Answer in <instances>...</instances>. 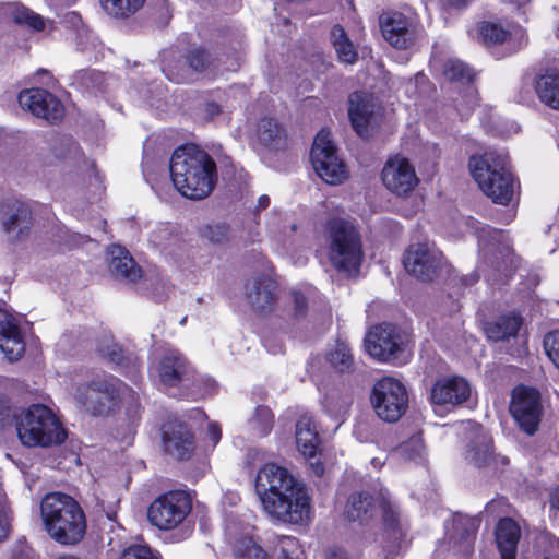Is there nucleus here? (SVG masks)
Returning <instances> with one entry per match:
<instances>
[{
	"instance_id": "obj_1",
	"label": "nucleus",
	"mask_w": 559,
	"mask_h": 559,
	"mask_svg": "<svg viewBox=\"0 0 559 559\" xmlns=\"http://www.w3.org/2000/svg\"><path fill=\"white\" fill-rule=\"evenodd\" d=\"M255 491L264 512L274 521L304 524L311 519V497L306 486L287 468L273 463L261 467Z\"/></svg>"
},
{
	"instance_id": "obj_2",
	"label": "nucleus",
	"mask_w": 559,
	"mask_h": 559,
	"mask_svg": "<svg viewBox=\"0 0 559 559\" xmlns=\"http://www.w3.org/2000/svg\"><path fill=\"white\" fill-rule=\"evenodd\" d=\"M170 176L174 186L183 197L201 200L214 189L216 164L205 151L195 145H185L171 156Z\"/></svg>"
},
{
	"instance_id": "obj_3",
	"label": "nucleus",
	"mask_w": 559,
	"mask_h": 559,
	"mask_svg": "<svg viewBox=\"0 0 559 559\" xmlns=\"http://www.w3.org/2000/svg\"><path fill=\"white\" fill-rule=\"evenodd\" d=\"M40 514L47 533L59 544L74 545L85 535V513L69 495L47 493L40 503Z\"/></svg>"
},
{
	"instance_id": "obj_4",
	"label": "nucleus",
	"mask_w": 559,
	"mask_h": 559,
	"mask_svg": "<svg viewBox=\"0 0 559 559\" xmlns=\"http://www.w3.org/2000/svg\"><path fill=\"white\" fill-rule=\"evenodd\" d=\"M468 167L481 191L495 203L507 205L512 201L519 186L510 171L506 152L488 151L472 156Z\"/></svg>"
},
{
	"instance_id": "obj_5",
	"label": "nucleus",
	"mask_w": 559,
	"mask_h": 559,
	"mask_svg": "<svg viewBox=\"0 0 559 559\" xmlns=\"http://www.w3.org/2000/svg\"><path fill=\"white\" fill-rule=\"evenodd\" d=\"M326 257L331 266L347 276L358 273L364 250L361 236L356 226L344 218H332L324 231Z\"/></svg>"
},
{
	"instance_id": "obj_6",
	"label": "nucleus",
	"mask_w": 559,
	"mask_h": 559,
	"mask_svg": "<svg viewBox=\"0 0 559 559\" xmlns=\"http://www.w3.org/2000/svg\"><path fill=\"white\" fill-rule=\"evenodd\" d=\"M16 432L25 447H51L62 443L67 433L53 412L41 404H34L13 414Z\"/></svg>"
},
{
	"instance_id": "obj_7",
	"label": "nucleus",
	"mask_w": 559,
	"mask_h": 559,
	"mask_svg": "<svg viewBox=\"0 0 559 559\" xmlns=\"http://www.w3.org/2000/svg\"><path fill=\"white\" fill-rule=\"evenodd\" d=\"M126 391L128 388L120 380L105 376L79 385L74 397L85 412L93 416H105L118 404Z\"/></svg>"
},
{
	"instance_id": "obj_8",
	"label": "nucleus",
	"mask_w": 559,
	"mask_h": 559,
	"mask_svg": "<svg viewBox=\"0 0 559 559\" xmlns=\"http://www.w3.org/2000/svg\"><path fill=\"white\" fill-rule=\"evenodd\" d=\"M378 510L382 512L385 527L396 532L400 526V511L386 489L381 490L377 499H373L367 492L353 493L348 499L345 513L350 522L368 524Z\"/></svg>"
},
{
	"instance_id": "obj_9",
	"label": "nucleus",
	"mask_w": 559,
	"mask_h": 559,
	"mask_svg": "<svg viewBox=\"0 0 559 559\" xmlns=\"http://www.w3.org/2000/svg\"><path fill=\"white\" fill-rule=\"evenodd\" d=\"M310 159L317 175L326 183H343L349 176L347 165L332 142L331 133L321 130L314 138Z\"/></svg>"
},
{
	"instance_id": "obj_10",
	"label": "nucleus",
	"mask_w": 559,
	"mask_h": 559,
	"mask_svg": "<svg viewBox=\"0 0 559 559\" xmlns=\"http://www.w3.org/2000/svg\"><path fill=\"white\" fill-rule=\"evenodd\" d=\"M370 401L377 416L386 423L397 421L408 407L406 388L391 377H384L374 383Z\"/></svg>"
},
{
	"instance_id": "obj_11",
	"label": "nucleus",
	"mask_w": 559,
	"mask_h": 559,
	"mask_svg": "<svg viewBox=\"0 0 559 559\" xmlns=\"http://www.w3.org/2000/svg\"><path fill=\"white\" fill-rule=\"evenodd\" d=\"M190 496L182 490H171L156 498L150 506L147 518L152 525L170 531L180 525L191 512Z\"/></svg>"
},
{
	"instance_id": "obj_12",
	"label": "nucleus",
	"mask_w": 559,
	"mask_h": 559,
	"mask_svg": "<svg viewBox=\"0 0 559 559\" xmlns=\"http://www.w3.org/2000/svg\"><path fill=\"white\" fill-rule=\"evenodd\" d=\"M365 345L369 355L380 361H404V336L392 324L383 323L372 328L365 338Z\"/></svg>"
},
{
	"instance_id": "obj_13",
	"label": "nucleus",
	"mask_w": 559,
	"mask_h": 559,
	"mask_svg": "<svg viewBox=\"0 0 559 559\" xmlns=\"http://www.w3.org/2000/svg\"><path fill=\"white\" fill-rule=\"evenodd\" d=\"M510 413L519 427L528 436H533L543 416L540 394L537 390L519 385L513 389Z\"/></svg>"
},
{
	"instance_id": "obj_14",
	"label": "nucleus",
	"mask_w": 559,
	"mask_h": 559,
	"mask_svg": "<svg viewBox=\"0 0 559 559\" xmlns=\"http://www.w3.org/2000/svg\"><path fill=\"white\" fill-rule=\"evenodd\" d=\"M379 21L382 35L391 46L408 49L416 44L420 32L412 17L397 11H385Z\"/></svg>"
},
{
	"instance_id": "obj_15",
	"label": "nucleus",
	"mask_w": 559,
	"mask_h": 559,
	"mask_svg": "<svg viewBox=\"0 0 559 559\" xmlns=\"http://www.w3.org/2000/svg\"><path fill=\"white\" fill-rule=\"evenodd\" d=\"M442 253L432 243L417 242L408 247L404 254L405 270L423 281L432 280L442 264Z\"/></svg>"
},
{
	"instance_id": "obj_16",
	"label": "nucleus",
	"mask_w": 559,
	"mask_h": 559,
	"mask_svg": "<svg viewBox=\"0 0 559 559\" xmlns=\"http://www.w3.org/2000/svg\"><path fill=\"white\" fill-rule=\"evenodd\" d=\"M381 177L385 188L397 195L408 194L419 181L414 166L401 155L386 160Z\"/></svg>"
},
{
	"instance_id": "obj_17",
	"label": "nucleus",
	"mask_w": 559,
	"mask_h": 559,
	"mask_svg": "<svg viewBox=\"0 0 559 559\" xmlns=\"http://www.w3.org/2000/svg\"><path fill=\"white\" fill-rule=\"evenodd\" d=\"M22 108L28 109L33 115L40 117L50 123H56L63 118L64 108L61 102L51 93L43 88H29L19 95Z\"/></svg>"
},
{
	"instance_id": "obj_18",
	"label": "nucleus",
	"mask_w": 559,
	"mask_h": 559,
	"mask_svg": "<svg viewBox=\"0 0 559 559\" xmlns=\"http://www.w3.org/2000/svg\"><path fill=\"white\" fill-rule=\"evenodd\" d=\"M472 389L462 377H444L438 379L430 389V402L433 406L453 408L466 402Z\"/></svg>"
},
{
	"instance_id": "obj_19",
	"label": "nucleus",
	"mask_w": 559,
	"mask_h": 559,
	"mask_svg": "<svg viewBox=\"0 0 559 559\" xmlns=\"http://www.w3.org/2000/svg\"><path fill=\"white\" fill-rule=\"evenodd\" d=\"M0 219L11 239H21L27 235L33 224L29 207L19 200H10L1 205Z\"/></svg>"
},
{
	"instance_id": "obj_20",
	"label": "nucleus",
	"mask_w": 559,
	"mask_h": 559,
	"mask_svg": "<svg viewBox=\"0 0 559 559\" xmlns=\"http://www.w3.org/2000/svg\"><path fill=\"white\" fill-rule=\"evenodd\" d=\"M163 443L167 453L178 460L190 457L194 450L193 436L187 425L168 421L163 427Z\"/></svg>"
},
{
	"instance_id": "obj_21",
	"label": "nucleus",
	"mask_w": 559,
	"mask_h": 559,
	"mask_svg": "<svg viewBox=\"0 0 559 559\" xmlns=\"http://www.w3.org/2000/svg\"><path fill=\"white\" fill-rule=\"evenodd\" d=\"M0 350L9 361H15L25 352V342L16 320L0 310Z\"/></svg>"
},
{
	"instance_id": "obj_22",
	"label": "nucleus",
	"mask_w": 559,
	"mask_h": 559,
	"mask_svg": "<svg viewBox=\"0 0 559 559\" xmlns=\"http://www.w3.org/2000/svg\"><path fill=\"white\" fill-rule=\"evenodd\" d=\"M191 368L186 358L177 350H169L162 358L158 367L160 382L165 386H178L189 380Z\"/></svg>"
},
{
	"instance_id": "obj_23",
	"label": "nucleus",
	"mask_w": 559,
	"mask_h": 559,
	"mask_svg": "<svg viewBox=\"0 0 559 559\" xmlns=\"http://www.w3.org/2000/svg\"><path fill=\"white\" fill-rule=\"evenodd\" d=\"M348 103V116L352 126L360 136H364L368 131L370 118L374 112V98L367 93L355 92L350 94Z\"/></svg>"
},
{
	"instance_id": "obj_24",
	"label": "nucleus",
	"mask_w": 559,
	"mask_h": 559,
	"mask_svg": "<svg viewBox=\"0 0 559 559\" xmlns=\"http://www.w3.org/2000/svg\"><path fill=\"white\" fill-rule=\"evenodd\" d=\"M275 283L267 277H257L247 285V299L260 314L270 313L275 304Z\"/></svg>"
},
{
	"instance_id": "obj_25",
	"label": "nucleus",
	"mask_w": 559,
	"mask_h": 559,
	"mask_svg": "<svg viewBox=\"0 0 559 559\" xmlns=\"http://www.w3.org/2000/svg\"><path fill=\"white\" fill-rule=\"evenodd\" d=\"M108 254L109 270L115 277L134 283L142 276L141 269L124 248L111 246Z\"/></svg>"
},
{
	"instance_id": "obj_26",
	"label": "nucleus",
	"mask_w": 559,
	"mask_h": 559,
	"mask_svg": "<svg viewBox=\"0 0 559 559\" xmlns=\"http://www.w3.org/2000/svg\"><path fill=\"white\" fill-rule=\"evenodd\" d=\"M520 527L512 519L504 518L498 522L496 528V542L501 559H515L516 545L520 539Z\"/></svg>"
},
{
	"instance_id": "obj_27",
	"label": "nucleus",
	"mask_w": 559,
	"mask_h": 559,
	"mask_svg": "<svg viewBox=\"0 0 559 559\" xmlns=\"http://www.w3.org/2000/svg\"><path fill=\"white\" fill-rule=\"evenodd\" d=\"M296 444L298 451L308 459L316 456L319 448V437L313 418L301 415L296 424Z\"/></svg>"
},
{
	"instance_id": "obj_28",
	"label": "nucleus",
	"mask_w": 559,
	"mask_h": 559,
	"mask_svg": "<svg viewBox=\"0 0 559 559\" xmlns=\"http://www.w3.org/2000/svg\"><path fill=\"white\" fill-rule=\"evenodd\" d=\"M538 98L546 106L559 110V71L547 70L535 82Z\"/></svg>"
},
{
	"instance_id": "obj_29",
	"label": "nucleus",
	"mask_w": 559,
	"mask_h": 559,
	"mask_svg": "<svg viewBox=\"0 0 559 559\" xmlns=\"http://www.w3.org/2000/svg\"><path fill=\"white\" fill-rule=\"evenodd\" d=\"M186 62L191 71L206 75H215L223 70H229L228 67L222 66L221 59L216 55L202 49L190 51L186 57Z\"/></svg>"
},
{
	"instance_id": "obj_30",
	"label": "nucleus",
	"mask_w": 559,
	"mask_h": 559,
	"mask_svg": "<svg viewBox=\"0 0 559 559\" xmlns=\"http://www.w3.org/2000/svg\"><path fill=\"white\" fill-rule=\"evenodd\" d=\"M330 39L341 62L353 64L357 61L358 51L341 25L331 28Z\"/></svg>"
},
{
	"instance_id": "obj_31",
	"label": "nucleus",
	"mask_w": 559,
	"mask_h": 559,
	"mask_svg": "<svg viewBox=\"0 0 559 559\" xmlns=\"http://www.w3.org/2000/svg\"><path fill=\"white\" fill-rule=\"evenodd\" d=\"M258 141L270 148H278L285 142V130L273 118H262L255 131Z\"/></svg>"
},
{
	"instance_id": "obj_32",
	"label": "nucleus",
	"mask_w": 559,
	"mask_h": 559,
	"mask_svg": "<svg viewBox=\"0 0 559 559\" xmlns=\"http://www.w3.org/2000/svg\"><path fill=\"white\" fill-rule=\"evenodd\" d=\"M521 324L522 320L519 316H502L487 323L485 331L488 338L499 342L515 336Z\"/></svg>"
},
{
	"instance_id": "obj_33",
	"label": "nucleus",
	"mask_w": 559,
	"mask_h": 559,
	"mask_svg": "<svg viewBox=\"0 0 559 559\" xmlns=\"http://www.w3.org/2000/svg\"><path fill=\"white\" fill-rule=\"evenodd\" d=\"M466 459L475 466H487L493 460L491 438L480 432L476 440L468 445Z\"/></svg>"
},
{
	"instance_id": "obj_34",
	"label": "nucleus",
	"mask_w": 559,
	"mask_h": 559,
	"mask_svg": "<svg viewBox=\"0 0 559 559\" xmlns=\"http://www.w3.org/2000/svg\"><path fill=\"white\" fill-rule=\"evenodd\" d=\"M326 360L338 372L349 371L354 365L350 348L346 342L337 341L326 353Z\"/></svg>"
},
{
	"instance_id": "obj_35",
	"label": "nucleus",
	"mask_w": 559,
	"mask_h": 559,
	"mask_svg": "<svg viewBox=\"0 0 559 559\" xmlns=\"http://www.w3.org/2000/svg\"><path fill=\"white\" fill-rule=\"evenodd\" d=\"M234 559H273L272 556L251 537L239 538L233 549Z\"/></svg>"
},
{
	"instance_id": "obj_36",
	"label": "nucleus",
	"mask_w": 559,
	"mask_h": 559,
	"mask_svg": "<svg viewBox=\"0 0 559 559\" xmlns=\"http://www.w3.org/2000/svg\"><path fill=\"white\" fill-rule=\"evenodd\" d=\"M479 527V520L469 516H457L453 521V528L463 544L464 550L471 552L473 548V539Z\"/></svg>"
},
{
	"instance_id": "obj_37",
	"label": "nucleus",
	"mask_w": 559,
	"mask_h": 559,
	"mask_svg": "<svg viewBox=\"0 0 559 559\" xmlns=\"http://www.w3.org/2000/svg\"><path fill=\"white\" fill-rule=\"evenodd\" d=\"M145 0H100L104 10L115 17H127L142 8Z\"/></svg>"
},
{
	"instance_id": "obj_38",
	"label": "nucleus",
	"mask_w": 559,
	"mask_h": 559,
	"mask_svg": "<svg viewBox=\"0 0 559 559\" xmlns=\"http://www.w3.org/2000/svg\"><path fill=\"white\" fill-rule=\"evenodd\" d=\"M11 16L15 23L27 25L35 31H41L46 27L43 16L22 4H14L12 7Z\"/></svg>"
},
{
	"instance_id": "obj_39",
	"label": "nucleus",
	"mask_w": 559,
	"mask_h": 559,
	"mask_svg": "<svg viewBox=\"0 0 559 559\" xmlns=\"http://www.w3.org/2000/svg\"><path fill=\"white\" fill-rule=\"evenodd\" d=\"M478 34L485 44H502L510 33L500 23L483 22L478 26Z\"/></svg>"
},
{
	"instance_id": "obj_40",
	"label": "nucleus",
	"mask_w": 559,
	"mask_h": 559,
	"mask_svg": "<svg viewBox=\"0 0 559 559\" xmlns=\"http://www.w3.org/2000/svg\"><path fill=\"white\" fill-rule=\"evenodd\" d=\"M199 236L214 245H221L229 238V227L226 224L209 223L199 227Z\"/></svg>"
},
{
	"instance_id": "obj_41",
	"label": "nucleus",
	"mask_w": 559,
	"mask_h": 559,
	"mask_svg": "<svg viewBox=\"0 0 559 559\" xmlns=\"http://www.w3.org/2000/svg\"><path fill=\"white\" fill-rule=\"evenodd\" d=\"M444 76L450 81L468 83L474 78L473 70L463 61L450 59L447 61L443 70Z\"/></svg>"
},
{
	"instance_id": "obj_42",
	"label": "nucleus",
	"mask_w": 559,
	"mask_h": 559,
	"mask_svg": "<svg viewBox=\"0 0 559 559\" xmlns=\"http://www.w3.org/2000/svg\"><path fill=\"white\" fill-rule=\"evenodd\" d=\"M251 428L259 436L264 437L269 435L273 428L274 416L271 409L266 406H258L251 419Z\"/></svg>"
},
{
	"instance_id": "obj_43",
	"label": "nucleus",
	"mask_w": 559,
	"mask_h": 559,
	"mask_svg": "<svg viewBox=\"0 0 559 559\" xmlns=\"http://www.w3.org/2000/svg\"><path fill=\"white\" fill-rule=\"evenodd\" d=\"M278 559H301L302 551L295 537L282 536L278 540Z\"/></svg>"
},
{
	"instance_id": "obj_44",
	"label": "nucleus",
	"mask_w": 559,
	"mask_h": 559,
	"mask_svg": "<svg viewBox=\"0 0 559 559\" xmlns=\"http://www.w3.org/2000/svg\"><path fill=\"white\" fill-rule=\"evenodd\" d=\"M399 452L404 459H420L424 452V444L421 439L419 437L409 439L407 442H404L400 445Z\"/></svg>"
},
{
	"instance_id": "obj_45",
	"label": "nucleus",
	"mask_w": 559,
	"mask_h": 559,
	"mask_svg": "<svg viewBox=\"0 0 559 559\" xmlns=\"http://www.w3.org/2000/svg\"><path fill=\"white\" fill-rule=\"evenodd\" d=\"M544 348L548 358L559 369V331L550 332L545 336Z\"/></svg>"
},
{
	"instance_id": "obj_46",
	"label": "nucleus",
	"mask_w": 559,
	"mask_h": 559,
	"mask_svg": "<svg viewBox=\"0 0 559 559\" xmlns=\"http://www.w3.org/2000/svg\"><path fill=\"white\" fill-rule=\"evenodd\" d=\"M120 559H159L152 549L143 545H134L127 548Z\"/></svg>"
},
{
	"instance_id": "obj_47",
	"label": "nucleus",
	"mask_w": 559,
	"mask_h": 559,
	"mask_svg": "<svg viewBox=\"0 0 559 559\" xmlns=\"http://www.w3.org/2000/svg\"><path fill=\"white\" fill-rule=\"evenodd\" d=\"M10 533V515L7 497L0 493V542L4 540Z\"/></svg>"
},
{
	"instance_id": "obj_48",
	"label": "nucleus",
	"mask_w": 559,
	"mask_h": 559,
	"mask_svg": "<svg viewBox=\"0 0 559 559\" xmlns=\"http://www.w3.org/2000/svg\"><path fill=\"white\" fill-rule=\"evenodd\" d=\"M325 408L332 416L341 419L347 414L349 402L347 400H342L341 403L334 405L333 397H329L325 403Z\"/></svg>"
},
{
	"instance_id": "obj_49",
	"label": "nucleus",
	"mask_w": 559,
	"mask_h": 559,
	"mask_svg": "<svg viewBox=\"0 0 559 559\" xmlns=\"http://www.w3.org/2000/svg\"><path fill=\"white\" fill-rule=\"evenodd\" d=\"M292 301L294 304V313L296 317H302L307 309V298L299 292H293L290 294Z\"/></svg>"
},
{
	"instance_id": "obj_50",
	"label": "nucleus",
	"mask_w": 559,
	"mask_h": 559,
	"mask_svg": "<svg viewBox=\"0 0 559 559\" xmlns=\"http://www.w3.org/2000/svg\"><path fill=\"white\" fill-rule=\"evenodd\" d=\"M222 437L221 427L215 423H210L207 426V438L212 442V445L215 447Z\"/></svg>"
},
{
	"instance_id": "obj_51",
	"label": "nucleus",
	"mask_w": 559,
	"mask_h": 559,
	"mask_svg": "<svg viewBox=\"0 0 559 559\" xmlns=\"http://www.w3.org/2000/svg\"><path fill=\"white\" fill-rule=\"evenodd\" d=\"M11 417V408L8 402L0 397V428L9 424Z\"/></svg>"
},
{
	"instance_id": "obj_52",
	"label": "nucleus",
	"mask_w": 559,
	"mask_h": 559,
	"mask_svg": "<svg viewBox=\"0 0 559 559\" xmlns=\"http://www.w3.org/2000/svg\"><path fill=\"white\" fill-rule=\"evenodd\" d=\"M328 559H349V556L346 550L334 548L328 551Z\"/></svg>"
},
{
	"instance_id": "obj_53",
	"label": "nucleus",
	"mask_w": 559,
	"mask_h": 559,
	"mask_svg": "<svg viewBox=\"0 0 559 559\" xmlns=\"http://www.w3.org/2000/svg\"><path fill=\"white\" fill-rule=\"evenodd\" d=\"M442 3L451 8H463L466 7L472 0H441Z\"/></svg>"
},
{
	"instance_id": "obj_54",
	"label": "nucleus",
	"mask_w": 559,
	"mask_h": 559,
	"mask_svg": "<svg viewBox=\"0 0 559 559\" xmlns=\"http://www.w3.org/2000/svg\"><path fill=\"white\" fill-rule=\"evenodd\" d=\"M167 76L169 78V80L175 81L176 83H182L190 80L188 72H185L182 74L167 73Z\"/></svg>"
},
{
	"instance_id": "obj_55",
	"label": "nucleus",
	"mask_w": 559,
	"mask_h": 559,
	"mask_svg": "<svg viewBox=\"0 0 559 559\" xmlns=\"http://www.w3.org/2000/svg\"><path fill=\"white\" fill-rule=\"evenodd\" d=\"M550 506L552 509L559 511V486L555 488L550 493Z\"/></svg>"
},
{
	"instance_id": "obj_56",
	"label": "nucleus",
	"mask_w": 559,
	"mask_h": 559,
	"mask_svg": "<svg viewBox=\"0 0 559 559\" xmlns=\"http://www.w3.org/2000/svg\"><path fill=\"white\" fill-rule=\"evenodd\" d=\"M270 205V198L269 195H261L259 199H258V204H257V209L258 210H265L267 206Z\"/></svg>"
},
{
	"instance_id": "obj_57",
	"label": "nucleus",
	"mask_w": 559,
	"mask_h": 559,
	"mask_svg": "<svg viewBox=\"0 0 559 559\" xmlns=\"http://www.w3.org/2000/svg\"><path fill=\"white\" fill-rule=\"evenodd\" d=\"M206 111L211 115H217L219 112V106L215 103H210L206 105Z\"/></svg>"
},
{
	"instance_id": "obj_58",
	"label": "nucleus",
	"mask_w": 559,
	"mask_h": 559,
	"mask_svg": "<svg viewBox=\"0 0 559 559\" xmlns=\"http://www.w3.org/2000/svg\"><path fill=\"white\" fill-rule=\"evenodd\" d=\"M311 465H312V467H313V472H314V474H316L317 476H320V475H322V474H323V472H324V467H323V465H322L321 463L316 462V463H312Z\"/></svg>"
},
{
	"instance_id": "obj_59",
	"label": "nucleus",
	"mask_w": 559,
	"mask_h": 559,
	"mask_svg": "<svg viewBox=\"0 0 559 559\" xmlns=\"http://www.w3.org/2000/svg\"><path fill=\"white\" fill-rule=\"evenodd\" d=\"M110 358V360L112 361H116V362H119V357H120V353L117 352V347L115 346V348L107 354Z\"/></svg>"
},
{
	"instance_id": "obj_60",
	"label": "nucleus",
	"mask_w": 559,
	"mask_h": 559,
	"mask_svg": "<svg viewBox=\"0 0 559 559\" xmlns=\"http://www.w3.org/2000/svg\"><path fill=\"white\" fill-rule=\"evenodd\" d=\"M20 552H21V555H24V556H26V557L28 556V549H27V548H23V547H21V548H20Z\"/></svg>"
},
{
	"instance_id": "obj_61",
	"label": "nucleus",
	"mask_w": 559,
	"mask_h": 559,
	"mask_svg": "<svg viewBox=\"0 0 559 559\" xmlns=\"http://www.w3.org/2000/svg\"><path fill=\"white\" fill-rule=\"evenodd\" d=\"M12 559H20V558H17V557L15 556V554H13V558H12Z\"/></svg>"
},
{
	"instance_id": "obj_62",
	"label": "nucleus",
	"mask_w": 559,
	"mask_h": 559,
	"mask_svg": "<svg viewBox=\"0 0 559 559\" xmlns=\"http://www.w3.org/2000/svg\"><path fill=\"white\" fill-rule=\"evenodd\" d=\"M545 559H549V558H545Z\"/></svg>"
}]
</instances>
